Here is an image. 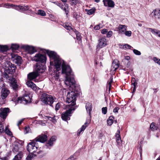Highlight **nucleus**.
Listing matches in <instances>:
<instances>
[{
    "instance_id": "f257e3e1",
    "label": "nucleus",
    "mask_w": 160,
    "mask_h": 160,
    "mask_svg": "<svg viewBox=\"0 0 160 160\" xmlns=\"http://www.w3.org/2000/svg\"><path fill=\"white\" fill-rule=\"evenodd\" d=\"M46 52L49 56L54 60L56 71H59L60 70L62 65V73L66 75V80L64 81L65 84L69 87L75 88V81L70 67L66 65L64 61L55 52L48 50L46 51Z\"/></svg>"
},
{
    "instance_id": "f03ea898",
    "label": "nucleus",
    "mask_w": 160,
    "mask_h": 160,
    "mask_svg": "<svg viewBox=\"0 0 160 160\" xmlns=\"http://www.w3.org/2000/svg\"><path fill=\"white\" fill-rule=\"evenodd\" d=\"M5 70L4 72V77L9 82L11 86L15 90L18 88L17 81L13 77V74L15 72L16 67L10 62L7 61L4 63Z\"/></svg>"
},
{
    "instance_id": "7ed1b4c3",
    "label": "nucleus",
    "mask_w": 160,
    "mask_h": 160,
    "mask_svg": "<svg viewBox=\"0 0 160 160\" xmlns=\"http://www.w3.org/2000/svg\"><path fill=\"white\" fill-rule=\"evenodd\" d=\"M41 101L43 102L46 104H48L52 107V104L56 98L51 95L44 93L42 94L41 97Z\"/></svg>"
},
{
    "instance_id": "20e7f679",
    "label": "nucleus",
    "mask_w": 160,
    "mask_h": 160,
    "mask_svg": "<svg viewBox=\"0 0 160 160\" xmlns=\"http://www.w3.org/2000/svg\"><path fill=\"white\" fill-rule=\"evenodd\" d=\"M76 98V94L74 91H71L68 92L67 95V102L68 103H71L70 104L68 105L67 107H73L75 105Z\"/></svg>"
},
{
    "instance_id": "39448f33",
    "label": "nucleus",
    "mask_w": 160,
    "mask_h": 160,
    "mask_svg": "<svg viewBox=\"0 0 160 160\" xmlns=\"http://www.w3.org/2000/svg\"><path fill=\"white\" fill-rule=\"evenodd\" d=\"M27 149L29 152L31 153H36L40 150L38 149V143L35 140L28 144L27 147Z\"/></svg>"
},
{
    "instance_id": "423d86ee",
    "label": "nucleus",
    "mask_w": 160,
    "mask_h": 160,
    "mask_svg": "<svg viewBox=\"0 0 160 160\" xmlns=\"http://www.w3.org/2000/svg\"><path fill=\"white\" fill-rule=\"evenodd\" d=\"M67 107V108H68V109L62 114L61 117L62 119L65 121L70 119V117L72 113V110H74L75 109V108L73 107Z\"/></svg>"
},
{
    "instance_id": "0eeeda50",
    "label": "nucleus",
    "mask_w": 160,
    "mask_h": 160,
    "mask_svg": "<svg viewBox=\"0 0 160 160\" xmlns=\"http://www.w3.org/2000/svg\"><path fill=\"white\" fill-rule=\"evenodd\" d=\"M107 45L106 39L104 38H100L98 40V44L96 47L97 51H99L100 49Z\"/></svg>"
},
{
    "instance_id": "6e6552de",
    "label": "nucleus",
    "mask_w": 160,
    "mask_h": 160,
    "mask_svg": "<svg viewBox=\"0 0 160 160\" xmlns=\"http://www.w3.org/2000/svg\"><path fill=\"white\" fill-rule=\"evenodd\" d=\"M44 155L45 153L43 151L39 150L36 153L30 152V154L28 156L26 159L27 160H31L34 157L38 156L39 157H42Z\"/></svg>"
},
{
    "instance_id": "1a4fd4ad",
    "label": "nucleus",
    "mask_w": 160,
    "mask_h": 160,
    "mask_svg": "<svg viewBox=\"0 0 160 160\" xmlns=\"http://www.w3.org/2000/svg\"><path fill=\"white\" fill-rule=\"evenodd\" d=\"M33 60L36 62H46V58L45 55L40 53H37L33 57Z\"/></svg>"
},
{
    "instance_id": "9d476101",
    "label": "nucleus",
    "mask_w": 160,
    "mask_h": 160,
    "mask_svg": "<svg viewBox=\"0 0 160 160\" xmlns=\"http://www.w3.org/2000/svg\"><path fill=\"white\" fill-rule=\"evenodd\" d=\"M18 102L24 104L30 102L31 99L29 95L25 94L22 97H19L18 98Z\"/></svg>"
},
{
    "instance_id": "9b49d317",
    "label": "nucleus",
    "mask_w": 160,
    "mask_h": 160,
    "mask_svg": "<svg viewBox=\"0 0 160 160\" xmlns=\"http://www.w3.org/2000/svg\"><path fill=\"white\" fill-rule=\"evenodd\" d=\"M9 109L8 108H2L0 109V117L5 119L9 112Z\"/></svg>"
},
{
    "instance_id": "f8f14e48",
    "label": "nucleus",
    "mask_w": 160,
    "mask_h": 160,
    "mask_svg": "<svg viewBox=\"0 0 160 160\" xmlns=\"http://www.w3.org/2000/svg\"><path fill=\"white\" fill-rule=\"evenodd\" d=\"M45 67L40 63H37L36 67L35 68V72L38 73H42L44 71Z\"/></svg>"
},
{
    "instance_id": "ddd939ff",
    "label": "nucleus",
    "mask_w": 160,
    "mask_h": 160,
    "mask_svg": "<svg viewBox=\"0 0 160 160\" xmlns=\"http://www.w3.org/2000/svg\"><path fill=\"white\" fill-rule=\"evenodd\" d=\"M12 60L14 62L18 64H21V57L18 55L12 54Z\"/></svg>"
},
{
    "instance_id": "4468645a",
    "label": "nucleus",
    "mask_w": 160,
    "mask_h": 160,
    "mask_svg": "<svg viewBox=\"0 0 160 160\" xmlns=\"http://www.w3.org/2000/svg\"><path fill=\"white\" fill-rule=\"evenodd\" d=\"M151 15L156 19H160V10L155 9L153 10L151 13Z\"/></svg>"
},
{
    "instance_id": "2eb2a0df",
    "label": "nucleus",
    "mask_w": 160,
    "mask_h": 160,
    "mask_svg": "<svg viewBox=\"0 0 160 160\" xmlns=\"http://www.w3.org/2000/svg\"><path fill=\"white\" fill-rule=\"evenodd\" d=\"M102 2L104 5L106 7L113 8L115 6V3L112 0H103Z\"/></svg>"
},
{
    "instance_id": "dca6fc26",
    "label": "nucleus",
    "mask_w": 160,
    "mask_h": 160,
    "mask_svg": "<svg viewBox=\"0 0 160 160\" xmlns=\"http://www.w3.org/2000/svg\"><path fill=\"white\" fill-rule=\"evenodd\" d=\"M22 145L21 144L18 142H16L14 143L12 151L13 152H16L22 150Z\"/></svg>"
},
{
    "instance_id": "f3484780",
    "label": "nucleus",
    "mask_w": 160,
    "mask_h": 160,
    "mask_svg": "<svg viewBox=\"0 0 160 160\" xmlns=\"http://www.w3.org/2000/svg\"><path fill=\"white\" fill-rule=\"evenodd\" d=\"M47 138V136L45 134H41L34 140L37 142H44L46 141Z\"/></svg>"
},
{
    "instance_id": "a211bd4d",
    "label": "nucleus",
    "mask_w": 160,
    "mask_h": 160,
    "mask_svg": "<svg viewBox=\"0 0 160 160\" xmlns=\"http://www.w3.org/2000/svg\"><path fill=\"white\" fill-rule=\"evenodd\" d=\"M39 75L38 73L34 72L29 73L28 75V78L30 80H32L36 78Z\"/></svg>"
},
{
    "instance_id": "6ab92c4d",
    "label": "nucleus",
    "mask_w": 160,
    "mask_h": 160,
    "mask_svg": "<svg viewBox=\"0 0 160 160\" xmlns=\"http://www.w3.org/2000/svg\"><path fill=\"white\" fill-rule=\"evenodd\" d=\"M9 93V91L8 89L5 88L3 89L1 92V97L2 98L4 99L6 98Z\"/></svg>"
},
{
    "instance_id": "aec40b11",
    "label": "nucleus",
    "mask_w": 160,
    "mask_h": 160,
    "mask_svg": "<svg viewBox=\"0 0 160 160\" xmlns=\"http://www.w3.org/2000/svg\"><path fill=\"white\" fill-rule=\"evenodd\" d=\"M120 131L118 130V132L116 134V141L117 143V145L118 146V147H120L122 145V141L121 140V137L120 135Z\"/></svg>"
},
{
    "instance_id": "412c9836",
    "label": "nucleus",
    "mask_w": 160,
    "mask_h": 160,
    "mask_svg": "<svg viewBox=\"0 0 160 160\" xmlns=\"http://www.w3.org/2000/svg\"><path fill=\"white\" fill-rule=\"evenodd\" d=\"M25 49L27 50L30 54H32L36 52V50L33 47L26 45L24 47Z\"/></svg>"
},
{
    "instance_id": "4be33fe9",
    "label": "nucleus",
    "mask_w": 160,
    "mask_h": 160,
    "mask_svg": "<svg viewBox=\"0 0 160 160\" xmlns=\"http://www.w3.org/2000/svg\"><path fill=\"white\" fill-rule=\"evenodd\" d=\"M86 109L87 113L90 116L91 115V112L92 110V104L90 102H87L85 106Z\"/></svg>"
},
{
    "instance_id": "5701e85b",
    "label": "nucleus",
    "mask_w": 160,
    "mask_h": 160,
    "mask_svg": "<svg viewBox=\"0 0 160 160\" xmlns=\"http://www.w3.org/2000/svg\"><path fill=\"white\" fill-rule=\"evenodd\" d=\"M30 81L31 80L27 81L26 82V85L28 87L31 88L33 90H36L37 87L36 85Z\"/></svg>"
},
{
    "instance_id": "b1692460",
    "label": "nucleus",
    "mask_w": 160,
    "mask_h": 160,
    "mask_svg": "<svg viewBox=\"0 0 160 160\" xmlns=\"http://www.w3.org/2000/svg\"><path fill=\"white\" fill-rule=\"evenodd\" d=\"M56 140V137L53 136L52 137L50 140H49L48 143H47L46 145L47 146H52L53 145V142Z\"/></svg>"
},
{
    "instance_id": "393cba45",
    "label": "nucleus",
    "mask_w": 160,
    "mask_h": 160,
    "mask_svg": "<svg viewBox=\"0 0 160 160\" xmlns=\"http://www.w3.org/2000/svg\"><path fill=\"white\" fill-rule=\"evenodd\" d=\"M119 63L117 61L114 60L112 63L111 69L112 70L115 71L119 67Z\"/></svg>"
},
{
    "instance_id": "a878e982",
    "label": "nucleus",
    "mask_w": 160,
    "mask_h": 160,
    "mask_svg": "<svg viewBox=\"0 0 160 160\" xmlns=\"http://www.w3.org/2000/svg\"><path fill=\"white\" fill-rule=\"evenodd\" d=\"M127 27L125 25H120L118 27L119 32H124L126 31Z\"/></svg>"
},
{
    "instance_id": "bb28decb",
    "label": "nucleus",
    "mask_w": 160,
    "mask_h": 160,
    "mask_svg": "<svg viewBox=\"0 0 160 160\" xmlns=\"http://www.w3.org/2000/svg\"><path fill=\"white\" fill-rule=\"evenodd\" d=\"M18 11H23L28 10L29 7L28 6H21L18 5Z\"/></svg>"
},
{
    "instance_id": "cd10ccee",
    "label": "nucleus",
    "mask_w": 160,
    "mask_h": 160,
    "mask_svg": "<svg viewBox=\"0 0 160 160\" xmlns=\"http://www.w3.org/2000/svg\"><path fill=\"white\" fill-rule=\"evenodd\" d=\"M150 129L152 131H155L158 129V125L154 122L151 123L150 127Z\"/></svg>"
},
{
    "instance_id": "c85d7f7f",
    "label": "nucleus",
    "mask_w": 160,
    "mask_h": 160,
    "mask_svg": "<svg viewBox=\"0 0 160 160\" xmlns=\"http://www.w3.org/2000/svg\"><path fill=\"white\" fill-rule=\"evenodd\" d=\"M88 125V123L86 122L82 126L81 128L80 129V130H79L78 132V135L79 136L81 133L86 128V127Z\"/></svg>"
},
{
    "instance_id": "c756f323",
    "label": "nucleus",
    "mask_w": 160,
    "mask_h": 160,
    "mask_svg": "<svg viewBox=\"0 0 160 160\" xmlns=\"http://www.w3.org/2000/svg\"><path fill=\"white\" fill-rule=\"evenodd\" d=\"M138 84L137 82H136V79L134 78H132V85H133L134 87L133 88V91L132 93H133L136 91V86Z\"/></svg>"
},
{
    "instance_id": "7c9ffc66",
    "label": "nucleus",
    "mask_w": 160,
    "mask_h": 160,
    "mask_svg": "<svg viewBox=\"0 0 160 160\" xmlns=\"http://www.w3.org/2000/svg\"><path fill=\"white\" fill-rule=\"evenodd\" d=\"M22 153L21 152H20L15 156L13 160H20L22 157Z\"/></svg>"
},
{
    "instance_id": "2f4dec72",
    "label": "nucleus",
    "mask_w": 160,
    "mask_h": 160,
    "mask_svg": "<svg viewBox=\"0 0 160 160\" xmlns=\"http://www.w3.org/2000/svg\"><path fill=\"white\" fill-rule=\"evenodd\" d=\"M56 118L57 117L55 116L53 117L47 116L46 119H48L49 120L51 121L53 123H55L56 122Z\"/></svg>"
},
{
    "instance_id": "473e14b6",
    "label": "nucleus",
    "mask_w": 160,
    "mask_h": 160,
    "mask_svg": "<svg viewBox=\"0 0 160 160\" xmlns=\"http://www.w3.org/2000/svg\"><path fill=\"white\" fill-rule=\"evenodd\" d=\"M112 82L113 78L112 77H111L110 80L108 82V83L107 86V88H108L109 91L110 90L112 83Z\"/></svg>"
},
{
    "instance_id": "72a5a7b5",
    "label": "nucleus",
    "mask_w": 160,
    "mask_h": 160,
    "mask_svg": "<svg viewBox=\"0 0 160 160\" xmlns=\"http://www.w3.org/2000/svg\"><path fill=\"white\" fill-rule=\"evenodd\" d=\"M8 50V48L7 45H0V50L1 51L4 52L7 51Z\"/></svg>"
},
{
    "instance_id": "f704fd0d",
    "label": "nucleus",
    "mask_w": 160,
    "mask_h": 160,
    "mask_svg": "<svg viewBox=\"0 0 160 160\" xmlns=\"http://www.w3.org/2000/svg\"><path fill=\"white\" fill-rule=\"evenodd\" d=\"M85 11H86L87 12V13L89 15H91L92 14H93L94 13V12H95V9L92 8V9H90L89 10H88L87 9H86Z\"/></svg>"
},
{
    "instance_id": "c9c22d12",
    "label": "nucleus",
    "mask_w": 160,
    "mask_h": 160,
    "mask_svg": "<svg viewBox=\"0 0 160 160\" xmlns=\"http://www.w3.org/2000/svg\"><path fill=\"white\" fill-rule=\"evenodd\" d=\"M19 47V45L18 44H12L11 46V48L13 50L17 49Z\"/></svg>"
},
{
    "instance_id": "e433bc0d",
    "label": "nucleus",
    "mask_w": 160,
    "mask_h": 160,
    "mask_svg": "<svg viewBox=\"0 0 160 160\" xmlns=\"http://www.w3.org/2000/svg\"><path fill=\"white\" fill-rule=\"evenodd\" d=\"M4 132H5L6 134L9 136H11L12 134V132L8 129V127L5 128V129H4Z\"/></svg>"
},
{
    "instance_id": "4c0bfd02",
    "label": "nucleus",
    "mask_w": 160,
    "mask_h": 160,
    "mask_svg": "<svg viewBox=\"0 0 160 160\" xmlns=\"http://www.w3.org/2000/svg\"><path fill=\"white\" fill-rule=\"evenodd\" d=\"M63 26L65 28L68 30H70L71 29H73V28L68 23H66L65 25L64 24Z\"/></svg>"
},
{
    "instance_id": "58836bf2",
    "label": "nucleus",
    "mask_w": 160,
    "mask_h": 160,
    "mask_svg": "<svg viewBox=\"0 0 160 160\" xmlns=\"http://www.w3.org/2000/svg\"><path fill=\"white\" fill-rule=\"evenodd\" d=\"M150 29L151 30V31L152 33H153L154 34H157L158 36L159 33H160V31L157 30L155 29H152L151 28Z\"/></svg>"
},
{
    "instance_id": "ea45409f",
    "label": "nucleus",
    "mask_w": 160,
    "mask_h": 160,
    "mask_svg": "<svg viewBox=\"0 0 160 160\" xmlns=\"http://www.w3.org/2000/svg\"><path fill=\"white\" fill-rule=\"evenodd\" d=\"M4 132V129L2 124L0 123V134Z\"/></svg>"
},
{
    "instance_id": "a19ab883",
    "label": "nucleus",
    "mask_w": 160,
    "mask_h": 160,
    "mask_svg": "<svg viewBox=\"0 0 160 160\" xmlns=\"http://www.w3.org/2000/svg\"><path fill=\"white\" fill-rule=\"evenodd\" d=\"M38 14L43 16H45L46 15L45 12L44 11L42 10H38Z\"/></svg>"
},
{
    "instance_id": "79ce46f5",
    "label": "nucleus",
    "mask_w": 160,
    "mask_h": 160,
    "mask_svg": "<svg viewBox=\"0 0 160 160\" xmlns=\"http://www.w3.org/2000/svg\"><path fill=\"white\" fill-rule=\"evenodd\" d=\"M59 73L58 72V71H57L56 73L53 74V77L56 80H57L58 79L59 76Z\"/></svg>"
},
{
    "instance_id": "37998d69",
    "label": "nucleus",
    "mask_w": 160,
    "mask_h": 160,
    "mask_svg": "<svg viewBox=\"0 0 160 160\" xmlns=\"http://www.w3.org/2000/svg\"><path fill=\"white\" fill-rule=\"evenodd\" d=\"M64 5L66 7H64L63 9L62 10L65 12L66 15H67L68 13V7L67 6H68L67 4H65Z\"/></svg>"
},
{
    "instance_id": "c03bdc74",
    "label": "nucleus",
    "mask_w": 160,
    "mask_h": 160,
    "mask_svg": "<svg viewBox=\"0 0 160 160\" xmlns=\"http://www.w3.org/2000/svg\"><path fill=\"white\" fill-rule=\"evenodd\" d=\"M9 7H11L15 9L18 10L19 7L18 5H14L13 4H10Z\"/></svg>"
},
{
    "instance_id": "a18cd8bd",
    "label": "nucleus",
    "mask_w": 160,
    "mask_h": 160,
    "mask_svg": "<svg viewBox=\"0 0 160 160\" xmlns=\"http://www.w3.org/2000/svg\"><path fill=\"white\" fill-rule=\"evenodd\" d=\"M102 112L104 114H106L107 111V108L106 107H103L102 109Z\"/></svg>"
},
{
    "instance_id": "49530a36",
    "label": "nucleus",
    "mask_w": 160,
    "mask_h": 160,
    "mask_svg": "<svg viewBox=\"0 0 160 160\" xmlns=\"http://www.w3.org/2000/svg\"><path fill=\"white\" fill-rule=\"evenodd\" d=\"M133 52L135 54L137 55H140L141 54V52L136 49H133Z\"/></svg>"
},
{
    "instance_id": "de8ad7c7",
    "label": "nucleus",
    "mask_w": 160,
    "mask_h": 160,
    "mask_svg": "<svg viewBox=\"0 0 160 160\" xmlns=\"http://www.w3.org/2000/svg\"><path fill=\"white\" fill-rule=\"evenodd\" d=\"M61 103L58 102L56 105L55 110L56 111L58 110L61 107Z\"/></svg>"
},
{
    "instance_id": "09e8293b",
    "label": "nucleus",
    "mask_w": 160,
    "mask_h": 160,
    "mask_svg": "<svg viewBox=\"0 0 160 160\" xmlns=\"http://www.w3.org/2000/svg\"><path fill=\"white\" fill-rule=\"evenodd\" d=\"M124 33L126 36L128 37H130L131 36L132 32L130 31H126Z\"/></svg>"
},
{
    "instance_id": "8fccbe9b",
    "label": "nucleus",
    "mask_w": 160,
    "mask_h": 160,
    "mask_svg": "<svg viewBox=\"0 0 160 160\" xmlns=\"http://www.w3.org/2000/svg\"><path fill=\"white\" fill-rule=\"evenodd\" d=\"M70 2H71L72 5H76L78 2V0H69Z\"/></svg>"
},
{
    "instance_id": "3c124183",
    "label": "nucleus",
    "mask_w": 160,
    "mask_h": 160,
    "mask_svg": "<svg viewBox=\"0 0 160 160\" xmlns=\"http://www.w3.org/2000/svg\"><path fill=\"white\" fill-rule=\"evenodd\" d=\"M30 129L29 127H26L25 128L24 132L25 134L28 133L30 132Z\"/></svg>"
},
{
    "instance_id": "603ef678",
    "label": "nucleus",
    "mask_w": 160,
    "mask_h": 160,
    "mask_svg": "<svg viewBox=\"0 0 160 160\" xmlns=\"http://www.w3.org/2000/svg\"><path fill=\"white\" fill-rule=\"evenodd\" d=\"M112 34V31H108L107 33V37L108 38H109L111 37Z\"/></svg>"
},
{
    "instance_id": "864d4df0",
    "label": "nucleus",
    "mask_w": 160,
    "mask_h": 160,
    "mask_svg": "<svg viewBox=\"0 0 160 160\" xmlns=\"http://www.w3.org/2000/svg\"><path fill=\"white\" fill-rule=\"evenodd\" d=\"M77 39L78 40H81V36L80 34L78 32L76 33Z\"/></svg>"
},
{
    "instance_id": "5fc2aeb1",
    "label": "nucleus",
    "mask_w": 160,
    "mask_h": 160,
    "mask_svg": "<svg viewBox=\"0 0 160 160\" xmlns=\"http://www.w3.org/2000/svg\"><path fill=\"white\" fill-rule=\"evenodd\" d=\"M108 30L106 29H103L101 31V33L103 34H105L108 32Z\"/></svg>"
},
{
    "instance_id": "6e6d98bb",
    "label": "nucleus",
    "mask_w": 160,
    "mask_h": 160,
    "mask_svg": "<svg viewBox=\"0 0 160 160\" xmlns=\"http://www.w3.org/2000/svg\"><path fill=\"white\" fill-rule=\"evenodd\" d=\"M153 59L155 62L158 64V62H159V60L160 59H159L156 57H154L153 58Z\"/></svg>"
},
{
    "instance_id": "4d7b16f0",
    "label": "nucleus",
    "mask_w": 160,
    "mask_h": 160,
    "mask_svg": "<svg viewBox=\"0 0 160 160\" xmlns=\"http://www.w3.org/2000/svg\"><path fill=\"white\" fill-rule=\"evenodd\" d=\"M119 109V108L118 107H116L113 110V112H118V110Z\"/></svg>"
},
{
    "instance_id": "13d9d810",
    "label": "nucleus",
    "mask_w": 160,
    "mask_h": 160,
    "mask_svg": "<svg viewBox=\"0 0 160 160\" xmlns=\"http://www.w3.org/2000/svg\"><path fill=\"white\" fill-rule=\"evenodd\" d=\"M107 123L108 125H111L113 123V122L108 119L107 120Z\"/></svg>"
},
{
    "instance_id": "bf43d9fd",
    "label": "nucleus",
    "mask_w": 160,
    "mask_h": 160,
    "mask_svg": "<svg viewBox=\"0 0 160 160\" xmlns=\"http://www.w3.org/2000/svg\"><path fill=\"white\" fill-rule=\"evenodd\" d=\"M24 120V119H22L21 120H19L18 123L17 125L18 126H19L22 123V122H23V120Z\"/></svg>"
},
{
    "instance_id": "052dcab7",
    "label": "nucleus",
    "mask_w": 160,
    "mask_h": 160,
    "mask_svg": "<svg viewBox=\"0 0 160 160\" xmlns=\"http://www.w3.org/2000/svg\"><path fill=\"white\" fill-rule=\"evenodd\" d=\"M124 47H125V48H126L130 49V48L131 47L130 45H129L128 44H126L124 45Z\"/></svg>"
},
{
    "instance_id": "680f3d73",
    "label": "nucleus",
    "mask_w": 160,
    "mask_h": 160,
    "mask_svg": "<svg viewBox=\"0 0 160 160\" xmlns=\"http://www.w3.org/2000/svg\"><path fill=\"white\" fill-rule=\"evenodd\" d=\"M10 4L8 3H6L4 4V7L6 8H9L10 6Z\"/></svg>"
},
{
    "instance_id": "e2e57ef3",
    "label": "nucleus",
    "mask_w": 160,
    "mask_h": 160,
    "mask_svg": "<svg viewBox=\"0 0 160 160\" xmlns=\"http://www.w3.org/2000/svg\"><path fill=\"white\" fill-rule=\"evenodd\" d=\"M108 119L113 122V120L114 119V118L113 116H111L109 117Z\"/></svg>"
},
{
    "instance_id": "0e129e2a",
    "label": "nucleus",
    "mask_w": 160,
    "mask_h": 160,
    "mask_svg": "<svg viewBox=\"0 0 160 160\" xmlns=\"http://www.w3.org/2000/svg\"><path fill=\"white\" fill-rule=\"evenodd\" d=\"M94 29L95 30H98L100 29V27L98 25L94 27Z\"/></svg>"
},
{
    "instance_id": "69168bd1",
    "label": "nucleus",
    "mask_w": 160,
    "mask_h": 160,
    "mask_svg": "<svg viewBox=\"0 0 160 160\" xmlns=\"http://www.w3.org/2000/svg\"><path fill=\"white\" fill-rule=\"evenodd\" d=\"M67 160H74V158L73 157H71L68 158Z\"/></svg>"
},
{
    "instance_id": "338daca9",
    "label": "nucleus",
    "mask_w": 160,
    "mask_h": 160,
    "mask_svg": "<svg viewBox=\"0 0 160 160\" xmlns=\"http://www.w3.org/2000/svg\"><path fill=\"white\" fill-rule=\"evenodd\" d=\"M130 57L129 56H126L125 57V59L127 60H130Z\"/></svg>"
},
{
    "instance_id": "774afa93",
    "label": "nucleus",
    "mask_w": 160,
    "mask_h": 160,
    "mask_svg": "<svg viewBox=\"0 0 160 160\" xmlns=\"http://www.w3.org/2000/svg\"><path fill=\"white\" fill-rule=\"evenodd\" d=\"M59 6L62 9H63L64 8L63 5H62L60 4V5H59Z\"/></svg>"
}]
</instances>
